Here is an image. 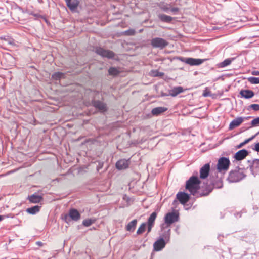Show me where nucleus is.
<instances>
[{
    "instance_id": "1",
    "label": "nucleus",
    "mask_w": 259,
    "mask_h": 259,
    "mask_svg": "<svg viewBox=\"0 0 259 259\" xmlns=\"http://www.w3.org/2000/svg\"><path fill=\"white\" fill-rule=\"evenodd\" d=\"M200 183L201 181L197 176H193L186 181V189L191 194L195 195L200 189Z\"/></svg>"
},
{
    "instance_id": "2",
    "label": "nucleus",
    "mask_w": 259,
    "mask_h": 259,
    "mask_svg": "<svg viewBox=\"0 0 259 259\" xmlns=\"http://www.w3.org/2000/svg\"><path fill=\"white\" fill-rule=\"evenodd\" d=\"M230 164V160L226 157H221L219 159L217 164V169L220 172H225L229 169Z\"/></svg>"
},
{
    "instance_id": "3",
    "label": "nucleus",
    "mask_w": 259,
    "mask_h": 259,
    "mask_svg": "<svg viewBox=\"0 0 259 259\" xmlns=\"http://www.w3.org/2000/svg\"><path fill=\"white\" fill-rule=\"evenodd\" d=\"M151 44L154 48L163 49L167 46L168 42L163 38L156 37L151 40Z\"/></svg>"
},
{
    "instance_id": "4",
    "label": "nucleus",
    "mask_w": 259,
    "mask_h": 259,
    "mask_svg": "<svg viewBox=\"0 0 259 259\" xmlns=\"http://www.w3.org/2000/svg\"><path fill=\"white\" fill-rule=\"evenodd\" d=\"M243 178L242 173L238 170L232 171L230 172L228 180L230 182H237Z\"/></svg>"
},
{
    "instance_id": "5",
    "label": "nucleus",
    "mask_w": 259,
    "mask_h": 259,
    "mask_svg": "<svg viewBox=\"0 0 259 259\" xmlns=\"http://www.w3.org/2000/svg\"><path fill=\"white\" fill-rule=\"evenodd\" d=\"M180 60L192 66L199 65L204 62V60L192 58H181Z\"/></svg>"
},
{
    "instance_id": "6",
    "label": "nucleus",
    "mask_w": 259,
    "mask_h": 259,
    "mask_svg": "<svg viewBox=\"0 0 259 259\" xmlns=\"http://www.w3.org/2000/svg\"><path fill=\"white\" fill-rule=\"evenodd\" d=\"M96 52L102 57H107L109 59L112 58L114 56V53L112 51L105 50L102 48H97Z\"/></svg>"
},
{
    "instance_id": "7",
    "label": "nucleus",
    "mask_w": 259,
    "mask_h": 259,
    "mask_svg": "<svg viewBox=\"0 0 259 259\" xmlns=\"http://www.w3.org/2000/svg\"><path fill=\"white\" fill-rule=\"evenodd\" d=\"M179 216L175 212H169L164 217V221L167 225H170L178 220Z\"/></svg>"
},
{
    "instance_id": "8",
    "label": "nucleus",
    "mask_w": 259,
    "mask_h": 259,
    "mask_svg": "<svg viewBox=\"0 0 259 259\" xmlns=\"http://www.w3.org/2000/svg\"><path fill=\"white\" fill-rule=\"evenodd\" d=\"M245 118L242 117H239L233 120L230 123L229 130H232L239 126L244 121Z\"/></svg>"
},
{
    "instance_id": "9",
    "label": "nucleus",
    "mask_w": 259,
    "mask_h": 259,
    "mask_svg": "<svg viewBox=\"0 0 259 259\" xmlns=\"http://www.w3.org/2000/svg\"><path fill=\"white\" fill-rule=\"evenodd\" d=\"M177 198L183 204H186L189 200V195L185 192H179L177 194Z\"/></svg>"
},
{
    "instance_id": "10",
    "label": "nucleus",
    "mask_w": 259,
    "mask_h": 259,
    "mask_svg": "<svg viewBox=\"0 0 259 259\" xmlns=\"http://www.w3.org/2000/svg\"><path fill=\"white\" fill-rule=\"evenodd\" d=\"M210 170V165L208 163L205 164L200 169V178L201 179L206 178Z\"/></svg>"
},
{
    "instance_id": "11",
    "label": "nucleus",
    "mask_w": 259,
    "mask_h": 259,
    "mask_svg": "<svg viewBox=\"0 0 259 259\" xmlns=\"http://www.w3.org/2000/svg\"><path fill=\"white\" fill-rule=\"evenodd\" d=\"M68 217L71 218L72 220L76 221L80 219V215L76 209H71L69 211L68 215H66L65 216V219L66 220Z\"/></svg>"
},
{
    "instance_id": "12",
    "label": "nucleus",
    "mask_w": 259,
    "mask_h": 259,
    "mask_svg": "<svg viewBox=\"0 0 259 259\" xmlns=\"http://www.w3.org/2000/svg\"><path fill=\"white\" fill-rule=\"evenodd\" d=\"M165 246V242L163 239L161 238L156 241L153 244V247L155 251H160Z\"/></svg>"
},
{
    "instance_id": "13",
    "label": "nucleus",
    "mask_w": 259,
    "mask_h": 259,
    "mask_svg": "<svg viewBox=\"0 0 259 259\" xmlns=\"http://www.w3.org/2000/svg\"><path fill=\"white\" fill-rule=\"evenodd\" d=\"M157 217V213L153 212L149 217L148 220V233L150 232L154 224L155 220Z\"/></svg>"
},
{
    "instance_id": "14",
    "label": "nucleus",
    "mask_w": 259,
    "mask_h": 259,
    "mask_svg": "<svg viewBox=\"0 0 259 259\" xmlns=\"http://www.w3.org/2000/svg\"><path fill=\"white\" fill-rule=\"evenodd\" d=\"M248 154V152L246 150L242 149L236 153L234 157L237 160H241L244 159Z\"/></svg>"
},
{
    "instance_id": "15",
    "label": "nucleus",
    "mask_w": 259,
    "mask_h": 259,
    "mask_svg": "<svg viewBox=\"0 0 259 259\" xmlns=\"http://www.w3.org/2000/svg\"><path fill=\"white\" fill-rule=\"evenodd\" d=\"M240 94L242 98L245 99L251 98L254 95V92L249 90H242L240 92Z\"/></svg>"
},
{
    "instance_id": "16",
    "label": "nucleus",
    "mask_w": 259,
    "mask_h": 259,
    "mask_svg": "<svg viewBox=\"0 0 259 259\" xmlns=\"http://www.w3.org/2000/svg\"><path fill=\"white\" fill-rule=\"evenodd\" d=\"M128 165L129 161L125 159L119 160L116 163V168L118 169H125L128 167Z\"/></svg>"
},
{
    "instance_id": "17",
    "label": "nucleus",
    "mask_w": 259,
    "mask_h": 259,
    "mask_svg": "<svg viewBox=\"0 0 259 259\" xmlns=\"http://www.w3.org/2000/svg\"><path fill=\"white\" fill-rule=\"evenodd\" d=\"M68 8L71 10H74L75 9L78 4L79 2L78 0H65Z\"/></svg>"
},
{
    "instance_id": "18",
    "label": "nucleus",
    "mask_w": 259,
    "mask_h": 259,
    "mask_svg": "<svg viewBox=\"0 0 259 259\" xmlns=\"http://www.w3.org/2000/svg\"><path fill=\"white\" fill-rule=\"evenodd\" d=\"M183 92V88L181 87H176L169 91V95L175 97L179 94Z\"/></svg>"
},
{
    "instance_id": "19",
    "label": "nucleus",
    "mask_w": 259,
    "mask_h": 259,
    "mask_svg": "<svg viewBox=\"0 0 259 259\" xmlns=\"http://www.w3.org/2000/svg\"><path fill=\"white\" fill-rule=\"evenodd\" d=\"M158 17L161 21L166 23H169L173 20L172 17L163 14H159Z\"/></svg>"
},
{
    "instance_id": "20",
    "label": "nucleus",
    "mask_w": 259,
    "mask_h": 259,
    "mask_svg": "<svg viewBox=\"0 0 259 259\" xmlns=\"http://www.w3.org/2000/svg\"><path fill=\"white\" fill-rule=\"evenodd\" d=\"M137 223V220L135 219L128 223L126 226V230L128 231L133 232L136 228Z\"/></svg>"
},
{
    "instance_id": "21",
    "label": "nucleus",
    "mask_w": 259,
    "mask_h": 259,
    "mask_svg": "<svg viewBox=\"0 0 259 259\" xmlns=\"http://www.w3.org/2000/svg\"><path fill=\"white\" fill-rule=\"evenodd\" d=\"M94 106L101 111H104L106 109V107L105 104L102 102L97 101H94L93 103Z\"/></svg>"
},
{
    "instance_id": "22",
    "label": "nucleus",
    "mask_w": 259,
    "mask_h": 259,
    "mask_svg": "<svg viewBox=\"0 0 259 259\" xmlns=\"http://www.w3.org/2000/svg\"><path fill=\"white\" fill-rule=\"evenodd\" d=\"M167 110V108L163 107L154 108L152 110L151 113L154 115H158Z\"/></svg>"
},
{
    "instance_id": "23",
    "label": "nucleus",
    "mask_w": 259,
    "mask_h": 259,
    "mask_svg": "<svg viewBox=\"0 0 259 259\" xmlns=\"http://www.w3.org/2000/svg\"><path fill=\"white\" fill-rule=\"evenodd\" d=\"M41 199V197L37 195H32L29 197V201L34 203H39Z\"/></svg>"
},
{
    "instance_id": "24",
    "label": "nucleus",
    "mask_w": 259,
    "mask_h": 259,
    "mask_svg": "<svg viewBox=\"0 0 259 259\" xmlns=\"http://www.w3.org/2000/svg\"><path fill=\"white\" fill-rule=\"evenodd\" d=\"M40 210V207L38 206H35L26 209V211L31 214H34L38 212Z\"/></svg>"
},
{
    "instance_id": "25",
    "label": "nucleus",
    "mask_w": 259,
    "mask_h": 259,
    "mask_svg": "<svg viewBox=\"0 0 259 259\" xmlns=\"http://www.w3.org/2000/svg\"><path fill=\"white\" fill-rule=\"evenodd\" d=\"M146 227V224L145 223H142L139 227L137 231V234L139 235L144 232Z\"/></svg>"
},
{
    "instance_id": "26",
    "label": "nucleus",
    "mask_w": 259,
    "mask_h": 259,
    "mask_svg": "<svg viewBox=\"0 0 259 259\" xmlns=\"http://www.w3.org/2000/svg\"><path fill=\"white\" fill-rule=\"evenodd\" d=\"M95 222V219H88L83 220L82 224L86 227H89Z\"/></svg>"
},
{
    "instance_id": "27",
    "label": "nucleus",
    "mask_w": 259,
    "mask_h": 259,
    "mask_svg": "<svg viewBox=\"0 0 259 259\" xmlns=\"http://www.w3.org/2000/svg\"><path fill=\"white\" fill-rule=\"evenodd\" d=\"M8 12L7 11L4 10H1L0 11V22L5 21L6 19Z\"/></svg>"
},
{
    "instance_id": "28",
    "label": "nucleus",
    "mask_w": 259,
    "mask_h": 259,
    "mask_svg": "<svg viewBox=\"0 0 259 259\" xmlns=\"http://www.w3.org/2000/svg\"><path fill=\"white\" fill-rule=\"evenodd\" d=\"M64 74L63 73L61 72H56L54 74L52 75V78L55 80H58L60 78H62L64 77Z\"/></svg>"
},
{
    "instance_id": "29",
    "label": "nucleus",
    "mask_w": 259,
    "mask_h": 259,
    "mask_svg": "<svg viewBox=\"0 0 259 259\" xmlns=\"http://www.w3.org/2000/svg\"><path fill=\"white\" fill-rule=\"evenodd\" d=\"M248 81L251 84H259V78L255 77H250L247 78Z\"/></svg>"
},
{
    "instance_id": "30",
    "label": "nucleus",
    "mask_w": 259,
    "mask_h": 259,
    "mask_svg": "<svg viewBox=\"0 0 259 259\" xmlns=\"http://www.w3.org/2000/svg\"><path fill=\"white\" fill-rule=\"evenodd\" d=\"M109 73L110 75H116L119 73V71L116 68L111 67L108 70Z\"/></svg>"
},
{
    "instance_id": "31",
    "label": "nucleus",
    "mask_w": 259,
    "mask_h": 259,
    "mask_svg": "<svg viewBox=\"0 0 259 259\" xmlns=\"http://www.w3.org/2000/svg\"><path fill=\"white\" fill-rule=\"evenodd\" d=\"M254 137H252L249 139H247L246 140H245L244 142L241 143L239 145H238L237 147L238 148H241L242 147H243L244 145H245L246 144L248 143V142H249L251 140H252L253 139Z\"/></svg>"
},
{
    "instance_id": "32",
    "label": "nucleus",
    "mask_w": 259,
    "mask_h": 259,
    "mask_svg": "<svg viewBox=\"0 0 259 259\" xmlns=\"http://www.w3.org/2000/svg\"><path fill=\"white\" fill-rule=\"evenodd\" d=\"M231 62L232 60L231 59H227L222 62L221 66L225 67L226 66H228L231 64Z\"/></svg>"
},
{
    "instance_id": "33",
    "label": "nucleus",
    "mask_w": 259,
    "mask_h": 259,
    "mask_svg": "<svg viewBox=\"0 0 259 259\" xmlns=\"http://www.w3.org/2000/svg\"><path fill=\"white\" fill-rule=\"evenodd\" d=\"M251 125L253 126L259 125V117H257V118H256L254 119L251 121Z\"/></svg>"
},
{
    "instance_id": "34",
    "label": "nucleus",
    "mask_w": 259,
    "mask_h": 259,
    "mask_svg": "<svg viewBox=\"0 0 259 259\" xmlns=\"http://www.w3.org/2000/svg\"><path fill=\"white\" fill-rule=\"evenodd\" d=\"M250 107L255 111L259 110V105L258 104H251Z\"/></svg>"
},
{
    "instance_id": "35",
    "label": "nucleus",
    "mask_w": 259,
    "mask_h": 259,
    "mask_svg": "<svg viewBox=\"0 0 259 259\" xmlns=\"http://www.w3.org/2000/svg\"><path fill=\"white\" fill-rule=\"evenodd\" d=\"M135 33V31L134 30H129L125 32V33L127 35H133Z\"/></svg>"
},
{
    "instance_id": "36",
    "label": "nucleus",
    "mask_w": 259,
    "mask_h": 259,
    "mask_svg": "<svg viewBox=\"0 0 259 259\" xmlns=\"http://www.w3.org/2000/svg\"><path fill=\"white\" fill-rule=\"evenodd\" d=\"M210 95V93L209 91H207V90H205L203 93V96L204 97H208Z\"/></svg>"
},
{
    "instance_id": "37",
    "label": "nucleus",
    "mask_w": 259,
    "mask_h": 259,
    "mask_svg": "<svg viewBox=\"0 0 259 259\" xmlns=\"http://www.w3.org/2000/svg\"><path fill=\"white\" fill-rule=\"evenodd\" d=\"M253 149L257 151V152H259V142L256 143L255 146H254V148H253Z\"/></svg>"
},
{
    "instance_id": "38",
    "label": "nucleus",
    "mask_w": 259,
    "mask_h": 259,
    "mask_svg": "<svg viewBox=\"0 0 259 259\" xmlns=\"http://www.w3.org/2000/svg\"><path fill=\"white\" fill-rule=\"evenodd\" d=\"M251 74L255 76H258L259 75V71H252L251 72Z\"/></svg>"
},
{
    "instance_id": "39",
    "label": "nucleus",
    "mask_w": 259,
    "mask_h": 259,
    "mask_svg": "<svg viewBox=\"0 0 259 259\" xmlns=\"http://www.w3.org/2000/svg\"><path fill=\"white\" fill-rule=\"evenodd\" d=\"M170 11L172 12H177L179 11V9L178 8H173L171 9Z\"/></svg>"
},
{
    "instance_id": "40",
    "label": "nucleus",
    "mask_w": 259,
    "mask_h": 259,
    "mask_svg": "<svg viewBox=\"0 0 259 259\" xmlns=\"http://www.w3.org/2000/svg\"><path fill=\"white\" fill-rule=\"evenodd\" d=\"M254 164L259 165V159H256L254 162Z\"/></svg>"
},
{
    "instance_id": "41",
    "label": "nucleus",
    "mask_w": 259,
    "mask_h": 259,
    "mask_svg": "<svg viewBox=\"0 0 259 259\" xmlns=\"http://www.w3.org/2000/svg\"><path fill=\"white\" fill-rule=\"evenodd\" d=\"M164 11H167L168 10V8L167 7H162L161 8Z\"/></svg>"
},
{
    "instance_id": "42",
    "label": "nucleus",
    "mask_w": 259,
    "mask_h": 259,
    "mask_svg": "<svg viewBox=\"0 0 259 259\" xmlns=\"http://www.w3.org/2000/svg\"><path fill=\"white\" fill-rule=\"evenodd\" d=\"M4 219L3 216L0 215V221H1Z\"/></svg>"
},
{
    "instance_id": "43",
    "label": "nucleus",
    "mask_w": 259,
    "mask_h": 259,
    "mask_svg": "<svg viewBox=\"0 0 259 259\" xmlns=\"http://www.w3.org/2000/svg\"><path fill=\"white\" fill-rule=\"evenodd\" d=\"M208 193H206V194H203V195H201L202 196H205V195H208Z\"/></svg>"
},
{
    "instance_id": "44",
    "label": "nucleus",
    "mask_w": 259,
    "mask_h": 259,
    "mask_svg": "<svg viewBox=\"0 0 259 259\" xmlns=\"http://www.w3.org/2000/svg\"><path fill=\"white\" fill-rule=\"evenodd\" d=\"M1 199H2V198H1V197H0V200H1Z\"/></svg>"
}]
</instances>
